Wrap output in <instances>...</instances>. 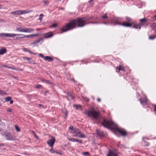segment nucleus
Segmentation results:
<instances>
[{
  "label": "nucleus",
  "mask_w": 156,
  "mask_h": 156,
  "mask_svg": "<svg viewBox=\"0 0 156 156\" xmlns=\"http://www.w3.org/2000/svg\"><path fill=\"white\" fill-rule=\"evenodd\" d=\"M86 22L83 20V18H77V19L72 20L65 26L61 29L62 32L67 31L69 30L75 28L78 24V27H82L84 26Z\"/></svg>",
  "instance_id": "f257e3e1"
},
{
  "label": "nucleus",
  "mask_w": 156,
  "mask_h": 156,
  "mask_svg": "<svg viewBox=\"0 0 156 156\" xmlns=\"http://www.w3.org/2000/svg\"><path fill=\"white\" fill-rule=\"evenodd\" d=\"M102 125L106 128H114L115 130L120 133L122 136H125L127 134L126 132L124 129L118 127L111 121L104 119Z\"/></svg>",
  "instance_id": "f03ea898"
},
{
  "label": "nucleus",
  "mask_w": 156,
  "mask_h": 156,
  "mask_svg": "<svg viewBox=\"0 0 156 156\" xmlns=\"http://www.w3.org/2000/svg\"><path fill=\"white\" fill-rule=\"evenodd\" d=\"M84 113L89 117H92L96 120L98 119L99 115V112L96 111L94 108H92L90 111L86 110L84 112Z\"/></svg>",
  "instance_id": "7ed1b4c3"
},
{
  "label": "nucleus",
  "mask_w": 156,
  "mask_h": 156,
  "mask_svg": "<svg viewBox=\"0 0 156 156\" xmlns=\"http://www.w3.org/2000/svg\"><path fill=\"white\" fill-rule=\"evenodd\" d=\"M16 30L20 32H23L26 33H31L33 32L34 30L31 28H26L22 29L21 27L17 28Z\"/></svg>",
  "instance_id": "20e7f679"
},
{
  "label": "nucleus",
  "mask_w": 156,
  "mask_h": 156,
  "mask_svg": "<svg viewBox=\"0 0 156 156\" xmlns=\"http://www.w3.org/2000/svg\"><path fill=\"white\" fill-rule=\"evenodd\" d=\"M55 141V139L54 137L51 136V138L47 141V144L48 146L53 148V146Z\"/></svg>",
  "instance_id": "39448f33"
},
{
  "label": "nucleus",
  "mask_w": 156,
  "mask_h": 156,
  "mask_svg": "<svg viewBox=\"0 0 156 156\" xmlns=\"http://www.w3.org/2000/svg\"><path fill=\"white\" fill-rule=\"evenodd\" d=\"M0 36H4L6 37H14L15 36H19L20 35L18 34H7V33H0Z\"/></svg>",
  "instance_id": "423d86ee"
},
{
  "label": "nucleus",
  "mask_w": 156,
  "mask_h": 156,
  "mask_svg": "<svg viewBox=\"0 0 156 156\" xmlns=\"http://www.w3.org/2000/svg\"><path fill=\"white\" fill-rule=\"evenodd\" d=\"M140 24L141 26L148 25L147 19L146 18L140 19Z\"/></svg>",
  "instance_id": "0eeeda50"
},
{
  "label": "nucleus",
  "mask_w": 156,
  "mask_h": 156,
  "mask_svg": "<svg viewBox=\"0 0 156 156\" xmlns=\"http://www.w3.org/2000/svg\"><path fill=\"white\" fill-rule=\"evenodd\" d=\"M5 135L7 140H14V138L12 135L10 133L6 132H5Z\"/></svg>",
  "instance_id": "6e6552de"
},
{
  "label": "nucleus",
  "mask_w": 156,
  "mask_h": 156,
  "mask_svg": "<svg viewBox=\"0 0 156 156\" xmlns=\"http://www.w3.org/2000/svg\"><path fill=\"white\" fill-rule=\"evenodd\" d=\"M116 24H120L124 27H131L132 26L131 24L127 22H124L122 23H117L116 22H115V23L114 24V25H115Z\"/></svg>",
  "instance_id": "1a4fd4ad"
},
{
  "label": "nucleus",
  "mask_w": 156,
  "mask_h": 156,
  "mask_svg": "<svg viewBox=\"0 0 156 156\" xmlns=\"http://www.w3.org/2000/svg\"><path fill=\"white\" fill-rule=\"evenodd\" d=\"M116 69V72L118 73H119V71L120 70L125 71V67L122 65L117 66Z\"/></svg>",
  "instance_id": "9d476101"
},
{
  "label": "nucleus",
  "mask_w": 156,
  "mask_h": 156,
  "mask_svg": "<svg viewBox=\"0 0 156 156\" xmlns=\"http://www.w3.org/2000/svg\"><path fill=\"white\" fill-rule=\"evenodd\" d=\"M79 131L80 130L79 129H75L72 132L73 136L76 137L78 133H79Z\"/></svg>",
  "instance_id": "9b49d317"
},
{
  "label": "nucleus",
  "mask_w": 156,
  "mask_h": 156,
  "mask_svg": "<svg viewBox=\"0 0 156 156\" xmlns=\"http://www.w3.org/2000/svg\"><path fill=\"white\" fill-rule=\"evenodd\" d=\"M107 156H118V154L115 151L109 150V153Z\"/></svg>",
  "instance_id": "f8f14e48"
},
{
  "label": "nucleus",
  "mask_w": 156,
  "mask_h": 156,
  "mask_svg": "<svg viewBox=\"0 0 156 156\" xmlns=\"http://www.w3.org/2000/svg\"><path fill=\"white\" fill-rule=\"evenodd\" d=\"M53 35L52 32H49L44 34V37L45 38H48L51 37Z\"/></svg>",
  "instance_id": "ddd939ff"
},
{
  "label": "nucleus",
  "mask_w": 156,
  "mask_h": 156,
  "mask_svg": "<svg viewBox=\"0 0 156 156\" xmlns=\"http://www.w3.org/2000/svg\"><path fill=\"white\" fill-rule=\"evenodd\" d=\"M76 137H79L81 138H85L86 137V135L84 134L83 133L80 131L79 133L78 134Z\"/></svg>",
  "instance_id": "4468645a"
},
{
  "label": "nucleus",
  "mask_w": 156,
  "mask_h": 156,
  "mask_svg": "<svg viewBox=\"0 0 156 156\" xmlns=\"http://www.w3.org/2000/svg\"><path fill=\"white\" fill-rule=\"evenodd\" d=\"M11 14H12L14 15H21V10H17L15 11L12 12H10Z\"/></svg>",
  "instance_id": "2eb2a0df"
},
{
  "label": "nucleus",
  "mask_w": 156,
  "mask_h": 156,
  "mask_svg": "<svg viewBox=\"0 0 156 156\" xmlns=\"http://www.w3.org/2000/svg\"><path fill=\"white\" fill-rule=\"evenodd\" d=\"M141 104L142 105L145 104L147 102V100L146 99H142L141 98L139 99Z\"/></svg>",
  "instance_id": "dca6fc26"
},
{
  "label": "nucleus",
  "mask_w": 156,
  "mask_h": 156,
  "mask_svg": "<svg viewBox=\"0 0 156 156\" xmlns=\"http://www.w3.org/2000/svg\"><path fill=\"white\" fill-rule=\"evenodd\" d=\"M97 134L100 137H101L104 136V133L103 132L101 131L98 129L97 130Z\"/></svg>",
  "instance_id": "f3484780"
},
{
  "label": "nucleus",
  "mask_w": 156,
  "mask_h": 156,
  "mask_svg": "<svg viewBox=\"0 0 156 156\" xmlns=\"http://www.w3.org/2000/svg\"><path fill=\"white\" fill-rule=\"evenodd\" d=\"M32 11V10L28 11L27 10H21V14L23 15V14H27L31 12Z\"/></svg>",
  "instance_id": "a211bd4d"
},
{
  "label": "nucleus",
  "mask_w": 156,
  "mask_h": 156,
  "mask_svg": "<svg viewBox=\"0 0 156 156\" xmlns=\"http://www.w3.org/2000/svg\"><path fill=\"white\" fill-rule=\"evenodd\" d=\"M6 50L5 48H1L0 49V55H2L6 53Z\"/></svg>",
  "instance_id": "6ab92c4d"
},
{
  "label": "nucleus",
  "mask_w": 156,
  "mask_h": 156,
  "mask_svg": "<svg viewBox=\"0 0 156 156\" xmlns=\"http://www.w3.org/2000/svg\"><path fill=\"white\" fill-rule=\"evenodd\" d=\"M44 59L45 60L48 61L49 62L51 61L53 59L52 58L49 56H46L44 58Z\"/></svg>",
  "instance_id": "aec40b11"
},
{
  "label": "nucleus",
  "mask_w": 156,
  "mask_h": 156,
  "mask_svg": "<svg viewBox=\"0 0 156 156\" xmlns=\"http://www.w3.org/2000/svg\"><path fill=\"white\" fill-rule=\"evenodd\" d=\"M19 35H20H20L23 36V37H19V38H23L24 37L28 38V37H32V34L25 35L23 34H19Z\"/></svg>",
  "instance_id": "412c9836"
},
{
  "label": "nucleus",
  "mask_w": 156,
  "mask_h": 156,
  "mask_svg": "<svg viewBox=\"0 0 156 156\" xmlns=\"http://www.w3.org/2000/svg\"><path fill=\"white\" fill-rule=\"evenodd\" d=\"M141 26L140 24H138L136 23L133 25L134 28L136 29H139V30H140L141 29Z\"/></svg>",
  "instance_id": "4be33fe9"
},
{
  "label": "nucleus",
  "mask_w": 156,
  "mask_h": 156,
  "mask_svg": "<svg viewBox=\"0 0 156 156\" xmlns=\"http://www.w3.org/2000/svg\"><path fill=\"white\" fill-rule=\"evenodd\" d=\"M43 39L42 38H40L36 40L35 41H34L33 44H35L37 43H38L40 41H41L43 42Z\"/></svg>",
  "instance_id": "5701e85b"
},
{
  "label": "nucleus",
  "mask_w": 156,
  "mask_h": 156,
  "mask_svg": "<svg viewBox=\"0 0 156 156\" xmlns=\"http://www.w3.org/2000/svg\"><path fill=\"white\" fill-rule=\"evenodd\" d=\"M62 112L65 115L66 117L67 116V111L66 110L65 108H63L62 109Z\"/></svg>",
  "instance_id": "b1692460"
},
{
  "label": "nucleus",
  "mask_w": 156,
  "mask_h": 156,
  "mask_svg": "<svg viewBox=\"0 0 156 156\" xmlns=\"http://www.w3.org/2000/svg\"><path fill=\"white\" fill-rule=\"evenodd\" d=\"M82 154L84 156H90L89 153L87 152H83Z\"/></svg>",
  "instance_id": "393cba45"
},
{
  "label": "nucleus",
  "mask_w": 156,
  "mask_h": 156,
  "mask_svg": "<svg viewBox=\"0 0 156 156\" xmlns=\"http://www.w3.org/2000/svg\"><path fill=\"white\" fill-rule=\"evenodd\" d=\"M4 66L5 67L7 68L8 69H13V70H18L17 69L14 68L12 66Z\"/></svg>",
  "instance_id": "a878e982"
},
{
  "label": "nucleus",
  "mask_w": 156,
  "mask_h": 156,
  "mask_svg": "<svg viewBox=\"0 0 156 156\" xmlns=\"http://www.w3.org/2000/svg\"><path fill=\"white\" fill-rule=\"evenodd\" d=\"M156 37V36L155 35H151L149 37V39L150 40H153L155 39Z\"/></svg>",
  "instance_id": "bb28decb"
},
{
  "label": "nucleus",
  "mask_w": 156,
  "mask_h": 156,
  "mask_svg": "<svg viewBox=\"0 0 156 156\" xmlns=\"http://www.w3.org/2000/svg\"><path fill=\"white\" fill-rule=\"evenodd\" d=\"M28 59V61L30 63H31V64H35L34 61H33L32 60V59L31 58H29V59Z\"/></svg>",
  "instance_id": "cd10ccee"
},
{
  "label": "nucleus",
  "mask_w": 156,
  "mask_h": 156,
  "mask_svg": "<svg viewBox=\"0 0 156 156\" xmlns=\"http://www.w3.org/2000/svg\"><path fill=\"white\" fill-rule=\"evenodd\" d=\"M43 16H44V15L42 14H40V15H39V17L38 19V20H40V21H41L42 20V19L43 17Z\"/></svg>",
  "instance_id": "c85d7f7f"
},
{
  "label": "nucleus",
  "mask_w": 156,
  "mask_h": 156,
  "mask_svg": "<svg viewBox=\"0 0 156 156\" xmlns=\"http://www.w3.org/2000/svg\"><path fill=\"white\" fill-rule=\"evenodd\" d=\"M108 18V16H107V14L105 13V14L102 16V18L103 19H107Z\"/></svg>",
  "instance_id": "c756f323"
},
{
  "label": "nucleus",
  "mask_w": 156,
  "mask_h": 156,
  "mask_svg": "<svg viewBox=\"0 0 156 156\" xmlns=\"http://www.w3.org/2000/svg\"><path fill=\"white\" fill-rule=\"evenodd\" d=\"M11 99V98L10 97H8L5 98V100L7 101H10Z\"/></svg>",
  "instance_id": "7c9ffc66"
},
{
  "label": "nucleus",
  "mask_w": 156,
  "mask_h": 156,
  "mask_svg": "<svg viewBox=\"0 0 156 156\" xmlns=\"http://www.w3.org/2000/svg\"><path fill=\"white\" fill-rule=\"evenodd\" d=\"M151 27L153 30H155V27H156V24L154 23L152 24V25L151 26Z\"/></svg>",
  "instance_id": "2f4dec72"
},
{
  "label": "nucleus",
  "mask_w": 156,
  "mask_h": 156,
  "mask_svg": "<svg viewBox=\"0 0 156 156\" xmlns=\"http://www.w3.org/2000/svg\"><path fill=\"white\" fill-rule=\"evenodd\" d=\"M68 139L70 141H72L73 142H75V139H74V138H68Z\"/></svg>",
  "instance_id": "473e14b6"
},
{
  "label": "nucleus",
  "mask_w": 156,
  "mask_h": 156,
  "mask_svg": "<svg viewBox=\"0 0 156 156\" xmlns=\"http://www.w3.org/2000/svg\"><path fill=\"white\" fill-rule=\"evenodd\" d=\"M73 107H76V108L78 109L81 108V105H74L73 106Z\"/></svg>",
  "instance_id": "72a5a7b5"
},
{
  "label": "nucleus",
  "mask_w": 156,
  "mask_h": 156,
  "mask_svg": "<svg viewBox=\"0 0 156 156\" xmlns=\"http://www.w3.org/2000/svg\"><path fill=\"white\" fill-rule=\"evenodd\" d=\"M93 0H90L89 2V4H90V5L91 6H92L93 5Z\"/></svg>",
  "instance_id": "f704fd0d"
},
{
  "label": "nucleus",
  "mask_w": 156,
  "mask_h": 156,
  "mask_svg": "<svg viewBox=\"0 0 156 156\" xmlns=\"http://www.w3.org/2000/svg\"><path fill=\"white\" fill-rule=\"evenodd\" d=\"M42 81L44 82V83H48V84H51V83L49 81L46 80H42Z\"/></svg>",
  "instance_id": "c9c22d12"
},
{
  "label": "nucleus",
  "mask_w": 156,
  "mask_h": 156,
  "mask_svg": "<svg viewBox=\"0 0 156 156\" xmlns=\"http://www.w3.org/2000/svg\"><path fill=\"white\" fill-rule=\"evenodd\" d=\"M15 128L17 131L19 132L20 131V129L17 126H15Z\"/></svg>",
  "instance_id": "e433bc0d"
},
{
  "label": "nucleus",
  "mask_w": 156,
  "mask_h": 156,
  "mask_svg": "<svg viewBox=\"0 0 156 156\" xmlns=\"http://www.w3.org/2000/svg\"><path fill=\"white\" fill-rule=\"evenodd\" d=\"M69 129L71 130V133H72L73 131L75 129H73V127L72 126H70L69 127Z\"/></svg>",
  "instance_id": "4c0bfd02"
},
{
  "label": "nucleus",
  "mask_w": 156,
  "mask_h": 156,
  "mask_svg": "<svg viewBox=\"0 0 156 156\" xmlns=\"http://www.w3.org/2000/svg\"><path fill=\"white\" fill-rule=\"evenodd\" d=\"M35 87L38 88H41L42 87L41 86L40 84H38Z\"/></svg>",
  "instance_id": "58836bf2"
},
{
  "label": "nucleus",
  "mask_w": 156,
  "mask_h": 156,
  "mask_svg": "<svg viewBox=\"0 0 156 156\" xmlns=\"http://www.w3.org/2000/svg\"><path fill=\"white\" fill-rule=\"evenodd\" d=\"M75 142H77L81 143H82V140H79L77 139H75Z\"/></svg>",
  "instance_id": "ea45409f"
},
{
  "label": "nucleus",
  "mask_w": 156,
  "mask_h": 156,
  "mask_svg": "<svg viewBox=\"0 0 156 156\" xmlns=\"http://www.w3.org/2000/svg\"><path fill=\"white\" fill-rule=\"evenodd\" d=\"M39 56L41 57L42 58H44H44L45 57L44 56L42 55V54H40L39 55Z\"/></svg>",
  "instance_id": "a19ab883"
},
{
  "label": "nucleus",
  "mask_w": 156,
  "mask_h": 156,
  "mask_svg": "<svg viewBox=\"0 0 156 156\" xmlns=\"http://www.w3.org/2000/svg\"><path fill=\"white\" fill-rule=\"evenodd\" d=\"M49 151L52 153H54L55 152L54 151L52 148H51L49 150Z\"/></svg>",
  "instance_id": "79ce46f5"
},
{
  "label": "nucleus",
  "mask_w": 156,
  "mask_h": 156,
  "mask_svg": "<svg viewBox=\"0 0 156 156\" xmlns=\"http://www.w3.org/2000/svg\"><path fill=\"white\" fill-rule=\"evenodd\" d=\"M43 2L45 5L48 4L49 3L48 2L46 1H43Z\"/></svg>",
  "instance_id": "37998d69"
},
{
  "label": "nucleus",
  "mask_w": 156,
  "mask_h": 156,
  "mask_svg": "<svg viewBox=\"0 0 156 156\" xmlns=\"http://www.w3.org/2000/svg\"><path fill=\"white\" fill-rule=\"evenodd\" d=\"M38 35V34H32V37L37 36Z\"/></svg>",
  "instance_id": "c03bdc74"
},
{
  "label": "nucleus",
  "mask_w": 156,
  "mask_h": 156,
  "mask_svg": "<svg viewBox=\"0 0 156 156\" xmlns=\"http://www.w3.org/2000/svg\"><path fill=\"white\" fill-rule=\"evenodd\" d=\"M27 52H29L30 53V54H33L34 55H35V53H34L32 51H31L30 50H28V51H27Z\"/></svg>",
  "instance_id": "a18cd8bd"
},
{
  "label": "nucleus",
  "mask_w": 156,
  "mask_h": 156,
  "mask_svg": "<svg viewBox=\"0 0 156 156\" xmlns=\"http://www.w3.org/2000/svg\"><path fill=\"white\" fill-rule=\"evenodd\" d=\"M34 132V136L35 137H36V138L37 139H38V136H37L35 134V133L34 132Z\"/></svg>",
  "instance_id": "49530a36"
},
{
  "label": "nucleus",
  "mask_w": 156,
  "mask_h": 156,
  "mask_svg": "<svg viewBox=\"0 0 156 156\" xmlns=\"http://www.w3.org/2000/svg\"><path fill=\"white\" fill-rule=\"evenodd\" d=\"M23 50L24 51H27L28 50H27V48H23Z\"/></svg>",
  "instance_id": "de8ad7c7"
},
{
  "label": "nucleus",
  "mask_w": 156,
  "mask_h": 156,
  "mask_svg": "<svg viewBox=\"0 0 156 156\" xmlns=\"http://www.w3.org/2000/svg\"><path fill=\"white\" fill-rule=\"evenodd\" d=\"M23 58L24 60H27V61H28V59H29V58L27 57H24Z\"/></svg>",
  "instance_id": "09e8293b"
},
{
  "label": "nucleus",
  "mask_w": 156,
  "mask_h": 156,
  "mask_svg": "<svg viewBox=\"0 0 156 156\" xmlns=\"http://www.w3.org/2000/svg\"><path fill=\"white\" fill-rule=\"evenodd\" d=\"M0 94H5V93H4L2 91L0 90Z\"/></svg>",
  "instance_id": "8fccbe9b"
},
{
  "label": "nucleus",
  "mask_w": 156,
  "mask_h": 156,
  "mask_svg": "<svg viewBox=\"0 0 156 156\" xmlns=\"http://www.w3.org/2000/svg\"><path fill=\"white\" fill-rule=\"evenodd\" d=\"M144 142L146 144H145V145L146 146H148L149 145V143L148 142H147L146 141H144Z\"/></svg>",
  "instance_id": "3c124183"
},
{
  "label": "nucleus",
  "mask_w": 156,
  "mask_h": 156,
  "mask_svg": "<svg viewBox=\"0 0 156 156\" xmlns=\"http://www.w3.org/2000/svg\"><path fill=\"white\" fill-rule=\"evenodd\" d=\"M12 110L10 108H9L7 110V112H11Z\"/></svg>",
  "instance_id": "603ef678"
},
{
  "label": "nucleus",
  "mask_w": 156,
  "mask_h": 156,
  "mask_svg": "<svg viewBox=\"0 0 156 156\" xmlns=\"http://www.w3.org/2000/svg\"><path fill=\"white\" fill-rule=\"evenodd\" d=\"M4 144H0V147H3Z\"/></svg>",
  "instance_id": "864d4df0"
},
{
  "label": "nucleus",
  "mask_w": 156,
  "mask_h": 156,
  "mask_svg": "<svg viewBox=\"0 0 156 156\" xmlns=\"http://www.w3.org/2000/svg\"><path fill=\"white\" fill-rule=\"evenodd\" d=\"M57 25L56 24H54L52 25V27H55Z\"/></svg>",
  "instance_id": "5fc2aeb1"
},
{
  "label": "nucleus",
  "mask_w": 156,
  "mask_h": 156,
  "mask_svg": "<svg viewBox=\"0 0 156 156\" xmlns=\"http://www.w3.org/2000/svg\"><path fill=\"white\" fill-rule=\"evenodd\" d=\"M13 101L12 100H10V104H12L13 103Z\"/></svg>",
  "instance_id": "6e6d98bb"
},
{
  "label": "nucleus",
  "mask_w": 156,
  "mask_h": 156,
  "mask_svg": "<svg viewBox=\"0 0 156 156\" xmlns=\"http://www.w3.org/2000/svg\"><path fill=\"white\" fill-rule=\"evenodd\" d=\"M97 101L98 102H100L101 101V99L99 98H98V99Z\"/></svg>",
  "instance_id": "4d7b16f0"
},
{
  "label": "nucleus",
  "mask_w": 156,
  "mask_h": 156,
  "mask_svg": "<svg viewBox=\"0 0 156 156\" xmlns=\"http://www.w3.org/2000/svg\"><path fill=\"white\" fill-rule=\"evenodd\" d=\"M38 105L40 106V107H43V105H41V104H39Z\"/></svg>",
  "instance_id": "13d9d810"
},
{
  "label": "nucleus",
  "mask_w": 156,
  "mask_h": 156,
  "mask_svg": "<svg viewBox=\"0 0 156 156\" xmlns=\"http://www.w3.org/2000/svg\"><path fill=\"white\" fill-rule=\"evenodd\" d=\"M126 19L129 21H130L131 20V19H130V18H126Z\"/></svg>",
  "instance_id": "bf43d9fd"
},
{
  "label": "nucleus",
  "mask_w": 156,
  "mask_h": 156,
  "mask_svg": "<svg viewBox=\"0 0 156 156\" xmlns=\"http://www.w3.org/2000/svg\"><path fill=\"white\" fill-rule=\"evenodd\" d=\"M71 80L73 81L74 82H75V80H74V79H71Z\"/></svg>",
  "instance_id": "052dcab7"
},
{
  "label": "nucleus",
  "mask_w": 156,
  "mask_h": 156,
  "mask_svg": "<svg viewBox=\"0 0 156 156\" xmlns=\"http://www.w3.org/2000/svg\"><path fill=\"white\" fill-rule=\"evenodd\" d=\"M19 38H19V37H16V39H17V40H18V39H19Z\"/></svg>",
  "instance_id": "680f3d73"
},
{
  "label": "nucleus",
  "mask_w": 156,
  "mask_h": 156,
  "mask_svg": "<svg viewBox=\"0 0 156 156\" xmlns=\"http://www.w3.org/2000/svg\"><path fill=\"white\" fill-rule=\"evenodd\" d=\"M61 0H57L58 2L61 1Z\"/></svg>",
  "instance_id": "e2e57ef3"
},
{
  "label": "nucleus",
  "mask_w": 156,
  "mask_h": 156,
  "mask_svg": "<svg viewBox=\"0 0 156 156\" xmlns=\"http://www.w3.org/2000/svg\"><path fill=\"white\" fill-rule=\"evenodd\" d=\"M15 156H20V155H16Z\"/></svg>",
  "instance_id": "0e129e2a"
},
{
  "label": "nucleus",
  "mask_w": 156,
  "mask_h": 156,
  "mask_svg": "<svg viewBox=\"0 0 156 156\" xmlns=\"http://www.w3.org/2000/svg\"><path fill=\"white\" fill-rule=\"evenodd\" d=\"M47 92H48V91H45V92H44V93H45V94H46V93Z\"/></svg>",
  "instance_id": "69168bd1"
},
{
  "label": "nucleus",
  "mask_w": 156,
  "mask_h": 156,
  "mask_svg": "<svg viewBox=\"0 0 156 156\" xmlns=\"http://www.w3.org/2000/svg\"><path fill=\"white\" fill-rule=\"evenodd\" d=\"M67 95H69V93H68Z\"/></svg>",
  "instance_id": "338daca9"
},
{
  "label": "nucleus",
  "mask_w": 156,
  "mask_h": 156,
  "mask_svg": "<svg viewBox=\"0 0 156 156\" xmlns=\"http://www.w3.org/2000/svg\"><path fill=\"white\" fill-rule=\"evenodd\" d=\"M155 18H156V15L155 16Z\"/></svg>",
  "instance_id": "774afa93"
}]
</instances>
